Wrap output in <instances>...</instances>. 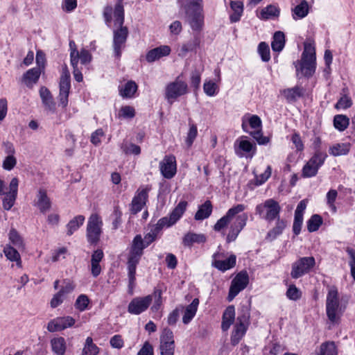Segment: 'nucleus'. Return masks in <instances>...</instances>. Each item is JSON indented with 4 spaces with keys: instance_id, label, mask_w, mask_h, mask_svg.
I'll return each mask as SVG.
<instances>
[{
    "instance_id": "31",
    "label": "nucleus",
    "mask_w": 355,
    "mask_h": 355,
    "mask_svg": "<svg viewBox=\"0 0 355 355\" xmlns=\"http://www.w3.org/2000/svg\"><path fill=\"white\" fill-rule=\"evenodd\" d=\"M309 10L308 2L306 0H302L300 4L297 5L293 10V17L295 19H302L305 17Z\"/></svg>"
},
{
    "instance_id": "19",
    "label": "nucleus",
    "mask_w": 355,
    "mask_h": 355,
    "mask_svg": "<svg viewBox=\"0 0 355 355\" xmlns=\"http://www.w3.org/2000/svg\"><path fill=\"white\" fill-rule=\"evenodd\" d=\"M219 256V253H215L213 255V258L216 259ZM236 257L234 254L230 255L225 260H214L212 263V266L220 271H226L236 265Z\"/></svg>"
},
{
    "instance_id": "43",
    "label": "nucleus",
    "mask_w": 355,
    "mask_h": 355,
    "mask_svg": "<svg viewBox=\"0 0 355 355\" xmlns=\"http://www.w3.org/2000/svg\"><path fill=\"white\" fill-rule=\"evenodd\" d=\"M322 224V218L318 214L313 215L307 222V230L309 232L317 231Z\"/></svg>"
},
{
    "instance_id": "52",
    "label": "nucleus",
    "mask_w": 355,
    "mask_h": 355,
    "mask_svg": "<svg viewBox=\"0 0 355 355\" xmlns=\"http://www.w3.org/2000/svg\"><path fill=\"white\" fill-rule=\"evenodd\" d=\"M121 149L126 155L133 154L138 155L141 153V148L135 144H123Z\"/></svg>"
},
{
    "instance_id": "40",
    "label": "nucleus",
    "mask_w": 355,
    "mask_h": 355,
    "mask_svg": "<svg viewBox=\"0 0 355 355\" xmlns=\"http://www.w3.org/2000/svg\"><path fill=\"white\" fill-rule=\"evenodd\" d=\"M349 124V119L343 114L336 115L334 118V125L339 131H344Z\"/></svg>"
},
{
    "instance_id": "16",
    "label": "nucleus",
    "mask_w": 355,
    "mask_h": 355,
    "mask_svg": "<svg viewBox=\"0 0 355 355\" xmlns=\"http://www.w3.org/2000/svg\"><path fill=\"white\" fill-rule=\"evenodd\" d=\"M171 48L167 45H162L150 50L146 55L148 62H153L162 57L167 56L171 53Z\"/></svg>"
},
{
    "instance_id": "36",
    "label": "nucleus",
    "mask_w": 355,
    "mask_h": 355,
    "mask_svg": "<svg viewBox=\"0 0 355 355\" xmlns=\"http://www.w3.org/2000/svg\"><path fill=\"white\" fill-rule=\"evenodd\" d=\"M234 148L235 152L238 155L243 156V154L240 151L249 153L252 150L255 151L256 146L248 140H241L238 146L235 144Z\"/></svg>"
},
{
    "instance_id": "38",
    "label": "nucleus",
    "mask_w": 355,
    "mask_h": 355,
    "mask_svg": "<svg viewBox=\"0 0 355 355\" xmlns=\"http://www.w3.org/2000/svg\"><path fill=\"white\" fill-rule=\"evenodd\" d=\"M200 44V39L198 36H195L193 40L184 44L178 53L179 56L184 57L189 51H193Z\"/></svg>"
},
{
    "instance_id": "4",
    "label": "nucleus",
    "mask_w": 355,
    "mask_h": 355,
    "mask_svg": "<svg viewBox=\"0 0 355 355\" xmlns=\"http://www.w3.org/2000/svg\"><path fill=\"white\" fill-rule=\"evenodd\" d=\"M103 220L98 214H92L88 219L86 237L88 243L92 245H96L100 241L103 232Z\"/></svg>"
},
{
    "instance_id": "37",
    "label": "nucleus",
    "mask_w": 355,
    "mask_h": 355,
    "mask_svg": "<svg viewBox=\"0 0 355 355\" xmlns=\"http://www.w3.org/2000/svg\"><path fill=\"white\" fill-rule=\"evenodd\" d=\"M187 206V202L180 201L175 209L171 213L169 217L174 224L180 218L184 212L185 211Z\"/></svg>"
},
{
    "instance_id": "13",
    "label": "nucleus",
    "mask_w": 355,
    "mask_h": 355,
    "mask_svg": "<svg viewBox=\"0 0 355 355\" xmlns=\"http://www.w3.org/2000/svg\"><path fill=\"white\" fill-rule=\"evenodd\" d=\"M153 301L152 295L144 297H135L128 304V311L130 313L139 315L145 311Z\"/></svg>"
},
{
    "instance_id": "33",
    "label": "nucleus",
    "mask_w": 355,
    "mask_h": 355,
    "mask_svg": "<svg viewBox=\"0 0 355 355\" xmlns=\"http://www.w3.org/2000/svg\"><path fill=\"white\" fill-rule=\"evenodd\" d=\"M285 35L282 31H277L273 35V40L271 43L272 49L274 51L279 52L284 47Z\"/></svg>"
},
{
    "instance_id": "21",
    "label": "nucleus",
    "mask_w": 355,
    "mask_h": 355,
    "mask_svg": "<svg viewBox=\"0 0 355 355\" xmlns=\"http://www.w3.org/2000/svg\"><path fill=\"white\" fill-rule=\"evenodd\" d=\"M41 69L33 68L28 70L23 75V81L28 87H32L34 84H36L40 78L41 74Z\"/></svg>"
},
{
    "instance_id": "64",
    "label": "nucleus",
    "mask_w": 355,
    "mask_h": 355,
    "mask_svg": "<svg viewBox=\"0 0 355 355\" xmlns=\"http://www.w3.org/2000/svg\"><path fill=\"white\" fill-rule=\"evenodd\" d=\"M17 196L6 193V196L3 198V206L6 210H9L14 205Z\"/></svg>"
},
{
    "instance_id": "50",
    "label": "nucleus",
    "mask_w": 355,
    "mask_h": 355,
    "mask_svg": "<svg viewBox=\"0 0 355 355\" xmlns=\"http://www.w3.org/2000/svg\"><path fill=\"white\" fill-rule=\"evenodd\" d=\"M89 303V297L84 294H82L78 297L75 302V307L80 311H84L87 309Z\"/></svg>"
},
{
    "instance_id": "6",
    "label": "nucleus",
    "mask_w": 355,
    "mask_h": 355,
    "mask_svg": "<svg viewBox=\"0 0 355 355\" xmlns=\"http://www.w3.org/2000/svg\"><path fill=\"white\" fill-rule=\"evenodd\" d=\"M315 261L313 257H302L292 264L291 276L293 279H298L310 272L314 267Z\"/></svg>"
},
{
    "instance_id": "63",
    "label": "nucleus",
    "mask_w": 355,
    "mask_h": 355,
    "mask_svg": "<svg viewBox=\"0 0 355 355\" xmlns=\"http://www.w3.org/2000/svg\"><path fill=\"white\" fill-rule=\"evenodd\" d=\"M250 134L258 142L259 144L263 145V144H266L267 143L269 142V138L267 137L263 136L261 130L250 132Z\"/></svg>"
},
{
    "instance_id": "56",
    "label": "nucleus",
    "mask_w": 355,
    "mask_h": 355,
    "mask_svg": "<svg viewBox=\"0 0 355 355\" xmlns=\"http://www.w3.org/2000/svg\"><path fill=\"white\" fill-rule=\"evenodd\" d=\"M197 135H198L197 126L193 123H192V124L189 123V130L187 133V137L186 139V143L188 145V146H191L193 144L195 139L197 137Z\"/></svg>"
},
{
    "instance_id": "17",
    "label": "nucleus",
    "mask_w": 355,
    "mask_h": 355,
    "mask_svg": "<svg viewBox=\"0 0 355 355\" xmlns=\"http://www.w3.org/2000/svg\"><path fill=\"white\" fill-rule=\"evenodd\" d=\"M282 94L284 96L288 103H294L299 98L304 96L305 89L302 86L297 85L292 88L284 89L281 91Z\"/></svg>"
},
{
    "instance_id": "51",
    "label": "nucleus",
    "mask_w": 355,
    "mask_h": 355,
    "mask_svg": "<svg viewBox=\"0 0 355 355\" xmlns=\"http://www.w3.org/2000/svg\"><path fill=\"white\" fill-rule=\"evenodd\" d=\"M162 290L160 289H155L153 293L151 295L153 296V300H154V304L151 307V310L153 311H157L162 304Z\"/></svg>"
},
{
    "instance_id": "54",
    "label": "nucleus",
    "mask_w": 355,
    "mask_h": 355,
    "mask_svg": "<svg viewBox=\"0 0 355 355\" xmlns=\"http://www.w3.org/2000/svg\"><path fill=\"white\" fill-rule=\"evenodd\" d=\"M318 171V168H317L314 164H311L309 162H308L303 167L302 169V176L304 178H311L315 176Z\"/></svg>"
},
{
    "instance_id": "20",
    "label": "nucleus",
    "mask_w": 355,
    "mask_h": 355,
    "mask_svg": "<svg viewBox=\"0 0 355 355\" xmlns=\"http://www.w3.org/2000/svg\"><path fill=\"white\" fill-rule=\"evenodd\" d=\"M70 87V79L60 78L59 96L60 104L63 107H66L68 104Z\"/></svg>"
},
{
    "instance_id": "7",
    "label": "nucleus",
    "mask_w": 355,
    "mask_h": 355,
    "mask_svg": "<svg viewBox=\"0 0 355 355\" xmlns=\"http://www.w3.org/2000/svg\"><path fill=\"white\" fill-rule=\"evenodd\" d=\"M249 283V276L246 271H241L231 282L227 300L231 302Z\"/></svg>"
},
{
    "instance_id": "58",
    "label": "nucleus",
    "mask_w": 355,
    "mask_h": 355,
    "mask_svg": "<svg viewBox=\"0 0 355 355\" xmlns=\"http://www.w3.org/2000/svg\"><path fill=\"white\" fill-rule=\"evenodd\" d=\"M286 296L292 300H297L300 298L301 293L300 290L295 286L291 285L289 286L286 291Z\"/></svg>"
},
{
    "instance_id": "25",
    "label": "nucleus",
    "mask_w": 355,
    "mask_h": 355,
    "mask_svg": "<svg viewBox=\"0 0 355 355\" xmlns=\"http://www.w3.org/2000/svg\"><path fill=\"white\" fill-rule=\"evenodd\" d=\"M37 206L41 212L45 213L51 208V200L47 196L46 191L40 189L38 191Z\"/></svg>"
},
{
    "instance_id": "2",
    "label": "nucleus",
    "mask_w": 355,
    "mask_h": 355,
    "mask_svg": "<svg viewBox=\"0 0 355 355\" xmlns=\"http://www.w3.org/2000/svg\"><path fill=\"white\" fill-rule=\"evenodd\" d=\"M202 1V0H190L189 3L183 6L186 15V21L189 23L193 31L198 32L202 29L204 25Z\"/></svg>"
},
{
    "instance_id": "29",
    "label": "nucleus",
    "mask_w": 355,
    "mask_h": 355,
    "mask_svg": "<svg viewBox=\"0 0 355 355\" xmlns=\"http://www.w3.org/2000/svg\"><path fill=\"white\" fill-rule=\"evenodd\" d=\"M40 97L46 109L51 112H54L55 104L53 102L52 96L49 90L46 87H42L40 90Z\"/></svg>"
},
{
    "instance_id": "23",
    "label": "nucleus",
    "mask_w": 355,
    "mask_h": 355,
    "mask_svg": "<svg viewBox=\"0 0 355 355\" xmlns=\"http://www.w3.org/2000/svg\"><path fill=\"white\" fill-rule=\"evenodd\" d=\"M53 352L55 355H64L67 349V344L63 337L53 338L50 341Z\"/></svg>"
},
{
    "instance_id": "41",
    "label": "nucleus",
    "mask_w": 355,
    "mask_h": 355,
    "mask_svg": "<svg viewBox=\"0 0 355 355\" xmlns=\"http://www.w3.org/2000/svg\"><path fill=\"white\" fill-rule=\"evenodd\" d=\"M349 151V144H337L329 148V153L334 156L347 155Z\"/></svg>"
},
{
    "instance_id": "12",
    "label": "nucleus",
    "mask_w": 355,
    "mask_h": 355,
    "mask_svg": "<svg viewBox=\"0 0 355 355\" xmlns=\"http://www.w3.org/2000/svg\"><path fill=\"white\" fill-rule=\"evenodd\" d=\"M245 206L242 204H238L236 206L230 208L226 214L220 218L214 226V230L216 232H220L222 229L225 228L237 214L243 211Z\"/></svg>"
},
{
    "instance_id": "49",
    "label": "nucleus",
    "mask_w": 355,
    "mask_h": 355,
    "mask_svg": "<svg viewBox=\"0 0 355 355\" xmlns=\"http://www.w3.org/2000/svg\"><path fill=\"white\" fill-rule=\"evenodd\" d=\"M320 355H337L334 343L328 342L322 343L320 346Z\"/></svg>"
},
{
    "instance_id": "39",
    "label": "nucleus",
    "mask_w": 355,
    "mask_h": 355,
    "mask_svg": "<svg viewBox=\"0 0 355 355\" xmlns=\"http://www.w3.org/2000/svg\"><path fill=\"white\" fill-rule=\"evenodd\" d=\"M114 26H121L124 22V9L121 2L118 1L114 10Z\"/></svg>"
},
{
    "instance_id": "9",
    "label": "nucleus",
    "mask_w": 355,
    "mask_h": 355,
    "mask_svg": "<svg viewBox=\"0 0 355 355\" xmlns=\"http://www.w3.org/2000/svg\"><path fill=\"white\" fill-rule=\"evenodd\" d=\"M151 187L150 186H146L144 188H139L137 189L130 204V210L131 214H137L141 211L148 201V193Z\"/></svg>"
},
{
    "instance_id": "22",
    "label": "nucleus",
    "mask_w": 355,
    "mask_h": 355,
    "mask_svg": "<svg viewBox=\"0 0 355 355\" xmlns=\"http://www.w3.org/2000/svg\"><path fill=\"white\" fill-rule=\"evenodd\" d=\"M235 319V309L233 305L227 307L223 314L221 328L223 331L228 330Z\"/></svg>"
},
{
    "instance_id": "11",
    "label": "nucleus",
    "mask_w": 355,
    "mask_h": 355,
    "mask_svg": "<svg viewBox=\"0 0 355 355\" xmlns=\"http://www.w3.org/2000/svg\"><path fill=\"white\" fill-rule=\"evenodd\" d=\"M248 218V216L246 213H243L236 217L234 222L230 225L229 232L227 235L226 241L227 243L236 240L239 233L246 225Z\"/></svg>"
},
{
    "instance_id": "35",
    "label": "nucleus",
    "mask_w": 355,
    "mask_h": 355,
    "mask_svg": "<svg viewBox=\"0 0 355 355\" xmlns=\"http://www.w3.org/2000/svg\"><path fill=\"white\" fill-rule=\"evenodd\" d=\"M3 252L8 259H9L11 261L17 262V265L18 266H21V257L19 253L15 248L9 245H7L3 249Z\"/></svg>"
},
{
    "instance_id": "30",
    "label": "nucleus",
    "mask_w": 355,
    "mask_h": 355,
    "mask_svg": "<svg viewBox=\"0 0 355 355\" xmlns=\"http://www.w3.org/2000/svg\"><path fill=\"white\" fill-rule=\"evenodd\" d=\"M248 324L237 322L234 330L231 337V342L232 345H235L239 343L243 336L246 331V327Z\"/></svg>"
},
{
    "instance_id": "24",
    "label": "nucleus",
    "mask_w": 355,
    "mask_h": 355,
    "mask_svg": "<svg viewBox=\"0 0 355 355\" xmlns=\"http://www.w3.org/2000/svg\"><path fill=\"white\" fill-rule=\"evenodd\" d=\"M207 237L203 234L188 232L183 238L182 243L185 246H191L193 243H203L206 242Z\"/></svg>"
},
{
    "instance_id": "1",
    "label": "nucleus",
    "mask_w": 355,
    "mask_h": 355,
    "mask_svg": "<svg viewBox=\"0 0 355 355\" xmlns=\"http://www.w3.org/2000/svg\"><path fill=\"white\" fill-rule=\"evenodd\" d=\"M146 248L140 234L135 236L128 257V270L129 279V288L132 290L135 286L136 268Z\"/></svg>"
},
{
    "instance_id": "47",
    "label": "nucleus",
    "mask_w": 355,
    "mask_h": 355,
    "mask_svg": "<svg viewBox=\"0 0 355 355\" xmlns=\"http://www.w3.org/2000/svg\"><path fill=\"white\" fill-rule=\"evenodd\" d=\"M280 10L279 9L273 5H269L263 8L261 15L263 19H269L270 17H278L279 15Z\"/></svg>"
},
{
    "instance_id": "61",
    "label": "nucleus",
    "mask_w": 355,
    "mask_h": 355,
    "mask_svg": "<svg viewBox=\"0 0 355 355\" xmlns=\"http://www.w3.org/2000/svg\"><path fill=\"white\" fill-rule=\"evenodd\" d=\"M63 284L64 285L62 286L59 292L65 297L74 290L75 284L69 280H64Z\"/></svg>"
},
{
    "instance_id": "27",
    "label": "nucleus",
    "mask_w": 355,
    "mask_h": 355,
    "mask_svg": "<svg viewBox=\"0 0 355 355\" xmlns=\"http://www.w3.org/2000/svg\"><path fill=\"white\" fill-rule=\"evenodd\" d=\"M212 205L210 200H206L201 205L195 214L194 218L196 220H202L209 217L212 212Z\"/></svg>"
},
{
    "instance_id": "32",
    "label": "nucleus",
    "mask_w": 355,
    "mask_h": 355,
    "mask_svg": "<svg viewBox=\"0 0 355 355\" xmlns=\"http://www.w3.org/2000/svg\"><path fill=\"white\" fill-rule=\"evenodd\" d=\"M286 226V222L284 220L277 218L275 226L270 230L267 234V238L270 241L274 240L277 236L280 235Z\"/></svg>"
},
{
    "instance_id": "62",
    "label": "nucleus",
    "mask_w": 355,
    "mask_h": 355,
    "mask_svg": "<svg viewBox=\"0 0 355 355\" xmlns=\"http://www.w3.org/2000/svg\"><path fill=\"white\" fill-rule=\"evenodd\" d=\"M200 72L198 69H194L191 74V85L196 89H198L200 84Z\"/></svg>"
},
{
    "instance_id": "46",
    "label": "nucleus",
    "mask_w": 355,
    "mask_h": 355,
    "mask_svg": "<svg viewBox=\"0 0 355 355\" xmlns=\"http://www.w3.org/2000/svg\"><path fill=\"white\" fill-rule=\"evenodd\" d=\"M160 344L175 346L173 333L168 328H164L160 336Z\"/></svg>"
},
{
    "instance_id": "59",
    "label": "nucleus",
    "mask_w": 355,
    "mask_h": 355,
    "mask_svg": "<svg viewBox=\"0 0 355 355\" xmlns=\"http://www.w3.org/2000/svg\"><path fill=\"white\" fill-rule=\"evenodd\" d=\"M217 89V85L214 82L209 80L208 82H205L203 85V89L205 93L209 96H213L216 94V90Z\"/></svg>"
},
{
    "instance_id": "42",
    "label": "nucleus",
    "mask_w": 355,
    "mask_h": 355,
    "mask_svg": "<svg viewBox=\"0 0 355 355\" xmlns=\"http://www.w3.org/2000/svg\"><path fill=\"white\" fill-rule=\"evenodd\" d=\"M137 90V84L134 81L130 80L125 83L123 89H120V94L123 97L130 98L134 95Z\"/></svg>"
},
{
    "instance_id": "14",
    "label": "nucleus",
    "mask_w": 355,
    "mask_h": 355,
    "mask_svg": "<svg viewBox=\"0 0 355 355\" xmlns=\"http://www.w3.org/2000/svg\"><path fill=\"white\" fill-rule=\"evenodd\" d=\"M160 171L167 179L172 178L176 173V161L173 155L166 156L160 162Z\"/></svg>"
},
{
    "instance_id": "48",
    "label": "nucleus",
    "mask_w": 355,
    "mask_h": 355,
    "mask_svg": "<svg viewBox=\"0 0 355 355\" xmlns=\"http://www.w3.org/2000/svg\"><path fill=\"white\" fill-rule=\"evenodd\" d=\"M326 157L327 154L325 153L318 150L308 162H309L311 164H314V166L319 168V167L323 164Z\"/></svg>"
},
{
    "instance_id": "5",
    "label": "nucleus",
    "mask_w": 355,
    "mask_h": 355,
    "mask_svg": "<svg viewBox=\"0 0 355 355\" xmlns=\"http://www.w3.org/2000/svg\"><path fill=\"white\" fill-rule=\"evenodd\" d=\"M188 93V85L187 83L180 80L178 77L175 81L167 85L165 92V98L170 104L178 97Z\"/></svg>"
},
{
    "instance_id": "28",
    "label": "nucleus",
    "mask_w": 355,
    "mask_h": 355,
    "mask_svg": "<svg viewBox=\"0 0 355 355\" xmlns=\"http://www.w3.org/2000/svg\"><path fill=\"white\" fill-rule=\"evenodd\" d=\"M230 8L234 12L230 17L231 22L235 23L239 21L243 11V3L239 1H231Z\"/></svg>"
},
{
    "instance_id": "53",
    "label": "nucleus",
    "mask_w": 355,
    "mask_h": 355,
    "mask_svg": "<svg viewBox=\"0 0 355 355\" xmlns=\"http://www.w3.org/2000/svg\"><path fill=\"white\" fill-rule=\"evenodd\" d=\"M258 51L263 62L270 59L269 46L266 42H262L259 44Z\"/></svg>"
},
{
    "instance_id": "10",
    "label": "nucleus",
    "mask_w": 355,
    "mask_h": 355,
    "mask_svg": "<svg viewBox=\"0 0 355 355\" xmlns=\"http://www.w3.org/2000/svg\"><path fill=\"white\" fill-rule=\"evenodd\" d=\"M128 36V29L126 26H117L113 32V49L115 56L120 58L121 50L124 48Z\"/></svg>"
},
{
    "instance_id": "26",
    "label": "nucleus",
    "mask_w": 355,
    "mask_h": 355,
    "mask_svg": "<svg viewBox=\"0 0 355 355\" xmlns=\"http://www.w3.org/2000/svg\"><path fill=\"white\" fill-rule=\"evenodd\" d=\"M198 304L199 300L198 298H195L192 302L186 307L182 317V322L184 324H187L191 322L196 313Z\"/></svg>"
},
{
    "instance_id": "18",
    "label": "nucleus",
    "mask_w": 355,
    "mask_h": 355,
    "mask_svg": "<svg viewBox=\"0 0 355 355\" xmlns=\"http://www.w3.org/2000/svg\"><path fill=\"white\" fill-rule=\"evenodd\" d=\"M104 254L101 249L94 250L91 257V273L94 277H97L101 272L100 262L103 259Z\"/></svg>"
},
{
    "instance_id": "60",
    "label": "nucleus",
    "mask_w": 355,
    "mask_h": 355,
    "mask_svg": "<svg viewBox=\"0 0 355 355\" xmlns=\"http://www.w3.org/2000/svg\"><path fill=\"white\" fill-rule=\"evenodd\" d=\"M346 252L348 253V254L350 257V261L349 262V264L351 268L352 276L355 281V250H354L351 248H347Z\"/></svg>"
},
{
    "instance_id": "15",
    "label": "nucleus",
    "mask_w": 355,
    "mask_h": 355,
    "mask_svg": "<svg viewBox=\"0 0 355 355\" xmlns=\"http://www.w3.org/2000/svg\"><path fill=\"white\" fill-rule=\"evenodd\" d=\"M266 214L263 218L270 222L279 218L281 207L279 203L273 199L265 201Z\"/></svg>"
},
{
    "instance_id": "57",
    "label": "nucleus",
    "mask_w": 355,
    "mask_h": 355,
    "mask_svg": "<svg viewBox=\"0 0 355 355\" xmlns=\"http://www.w3.org/2000/svg\"><path fill=\"white\" fill-rule=\"evenodd\" d=\"M352 101L350 97L344 95L336 103L335 107L336 109H347L352 106Z\"/></svg>"
},
{
    "instance_id": "8",
    "label": "nucleus",
    "mask_w": 355,
    "mask_h": 355,
    "mask_svg": "<svg viewBox=\"0 0 355 355\" xmlns=\"http://www.w3.org/2000/svg\"><path fill=\"white\" fill-rule=\"evenodd\" d=\"M341 309L339 306L338 298V291L335 289H331L329 291L327 297V315L329 320L332 322H336L338 319V314L340 313Z\"/></svg>"
},
{
    "instance_id": "3",
    "label": "nucleus",
    "mask_w": 355,
    "mask_h": 355,
    "mask_svg": "<svg viewBox=\"0 0 355 355\" xmlns=\"http://www.w3.org/2000/svg\"><path fill=\"white\" fill-rule=\"evenodd\" d=\"M295 65L297 73L300 71L304 76H312L315 71L316 57L315 47L311 44L304 43L301 60Z\"/></svg>"
},
{
    "instance_id": "44",
    "label": "nucleus",
    "mask_w": 355,
    "mask_h": 355,
    "mask_svg": "<svg viewBox=\"0 0 355 355\" xmlns=\"http://www.w3.org/2000/svg\"><path fill=\"white\" fill-rule=\"evenodd\" d=\"M98 353V347L94 344L91 337H87L81 355H96Z\"/></svg>"
},
{
    "instance_id": "55",
    "label": "nucleus",
    "mask_w": 355,
    "mask_h": 355,
    "mask_svg": "<svg viewBox=\"0 0 355 355\" xmlns=\"http://www.w3.org/2000/svg\"><path fill=\"white\" fill-rule=\"evenodd\" d=\"M61 331L72 327L75 324V319L71 316L58 317Z\"/></svg>"
},
{
    "instance_id": "34",
    "label": "nucleus",
    "mask_w": 355,
    "mask_h": 355,
    "mask_svg": "<svg viewBox=\"0 0 355 355\" xmlns=\"http://www.w3.org/2000/svg\"><path fill=\"white\" fill-rule=\"evenodd\" d=\"M84 221L85 217L83 215H78L72 218L67 225V235H72L83 224Z\"/></svg>"
},
{
    "instance_id": "45",
    "label": "nucleus",
    "mask_w": 355,
    "mask_h": 355,
    "mask_svg": "<svg viewBox=\"0 0 355 355\" xmlns=\"http://www.w3.org/2000/svg\"><path fill=\"white\" fill-rule=\"evenodd\" d=\"M9 239L10 242L18 249H24V241L16 230H10L9 232Z\"/></svg>"
}]
</instances>
